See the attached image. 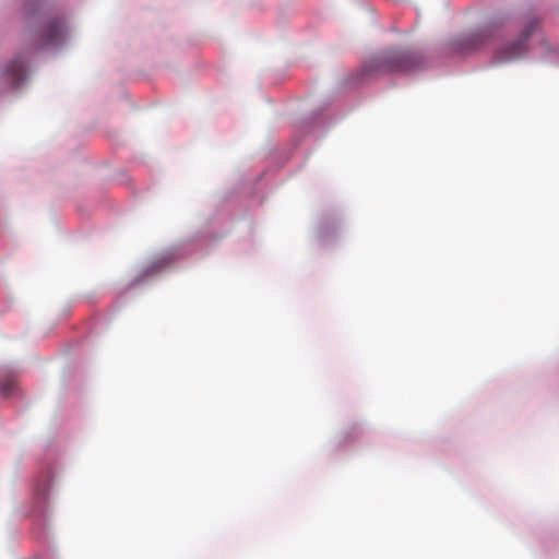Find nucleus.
Returning <instances> with one entry per match:
<instances>
[{
  "label": "nucleus",
  "mask_w": 559,
  "mask_h": 559,
  "mask_svg": "<svg viewBox=\"0 0 559 559\" xmlns=\"http://www.w3.org/2000/svg\"><path fill=\"white\" fill-rule=\"evenodd\" d=\"M537 24L538 23L536 20L530 22V24L522 32L523 38L506 47L499 55V60L510 61L521 57L526 51L525 39L534 32V29L537 27Z\"/></svg>",
  "instance_id": "f03ea898"
},
{
  "label": "nucleus",
  "mask_w": 559,
  "mask_h": 559,
  "mask_svg": "<svg viewBox=\"0 0 559 559\" xmlns=\"http://www.w3.org/2000/svg\"><path fill=\"white\" fill-rule=\"evenodd\" d=\"M15 386V380L12 376H8L5 377L1 382H0V392L3 394V395H9L11 393V391L14 389Z\"/></svg>",
  "instance_id": "39448f33"
},
{
  "label": "nucleus",
  "mask_w": 559,
  "mask_h": 559,
  "mask_svg": "<svg viewBox=\"0 0 559 559\" xmlns=\"http://www.w3.org/2000/svg\"><path fill=\"white\" fill-rule=\"evenodd\" d=\"M423 63L419 52L390 49L371 62V71H411L418 69Z\"/></svg>",
  "instance_id": "f257e3e1"
},
{
  "label": "nucleus",
  "mask_w": 559,
  "mask_h": 559,
  "mask_svg": "<svg viewBox=\"0 0 559 559\" xmlns=\"http://www.w3.org/2000/svg\"><path fill=\"white\" fill-rule=\"evenodd\" d=\"M64 37V23L60 19H55L47 23L39 37V47L55 46L62 41Z\"/></svg>",
  "instance_id": "7ed1b4c3"
},
{
  "label": "nucleus",
  "mask_w": 559,
  "mask_h": 559,
  "mask_svg": "<svg viewBox=\"0 0 559 559\" xmlns=\"http://www.w3.org/2000/svg\"><path fill=\"white\" fill-rule=\"evenodd\" d=\"M8 75L14 84H20L25 78V63L20 59L12 60L7 67Z\"/></svg>",
  "instance_id": "20e7f679"
}]
</instances>
